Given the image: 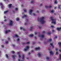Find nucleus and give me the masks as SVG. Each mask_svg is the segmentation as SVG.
<instances>
[{"label":"nucleus","instance_id":"obj_46","mask_svg":"<svg viewBox=\"0 0 61 61\" xmlns=\"http://www.w3.org/2000/svg\"><path fill=\"white\" fill-rule=\"evenodd\" d=\"M27 24V22L26 23H25L24 24L25 25H26Z\"/></svg>","mask_w":61,"mask_h":61},{"label":"nucleus","instance_id":"obj_47","mask_svg":"<svg viewBox=\"0 0 61 61\" xmlns=\"http://www.w3.org/2000/svg\"><path fill=\"white\" fill-rule=\"evenodd\" d=\"M33 15H34V16H35V15H36L35 14V13H34L33 14Z\"/></svg>","mask_w":61,"mask_h":61},{"label":"nucleus","instance_id":"obj_35","mask_svg":"<svg viewBox=\"0 0 61 61\" xmlns=\"http://www.w3.org/2000/svg\"><path fill=\"white\" fill-rule=\"evenodd\" d=\"M7 20H6V19H5V20H4V22H6Z\"/></svg>","mask_w":61,"mask_h":61},{"label":"nucleus","instance_id":"obj_53","mask_svg":"<svg viewBox=\"0 0 61 61\" xmlns=\"http://www.w3.org/2000/svg\"><path fill=\"white\" fill-rule=\"evenodd\" d=\"M51 7H52V6L50 5L49 8H51Z\"/></svg>","mask_w":61,"mask_h":61},{"label":"nucleus","instance_id":"obj_40","mask_svg":"<svg viewBox=\"0 0 61 61\" xmlns=\"http://www.w3.org/2000/svg\"><path fill=\"white\" fill-rule=\"evenodd\" d=\"M34 1H32L31 2V3H34Z\"/></svg>","mask_w":61,"mask_h":61},{"label":"nucleus","instance_id":"obj_42","mask_svg":"<svg viewBox=\"0 0 61 61\" xmlns=\"http://www.w3.org/2000/svg\"><path fill=\"white\" fill-rule=\"evenodd\" d=\"M48 35H50V34H51V33L50 32H48Z\"/></svg>","mask_w":61,"mask_h":61},{"label":"nucleus","instance_id":"obj_41","mask_svg":"<svg viewBox=\"0 0 61 61\" xmlns=\"http://www.w3.org/2000/svg\"><path fill=\"white\" fill-rule=\"evenodd\" d=\"M4 1H7V2H8V0H3Z\"/></svg>","mask_w":61,"mask_h":61},{"label":"nucleus","instance_id":"obj_45","mask_svg":"<svg viewBox=\"0 0 61 61\" xmlns=\"http://www.w3.org/2000/svg\"><path fill=\"white\" fill-rule=\"evenodd\" d=\"M5 43L6 44H8V42L7 41L5 42Z\"/></svg>","mask_w":61,"mask_h":61},{"label":"nucleus","instance_id":"obj_59","mask_svg":"<svg viewBox=\"0 0 61 61\" xmlns=\"http://www.w3.org/2000/svg\"><path fill=\"white\" fill-rule=\"evenodd\" d=\"M31 52H34V51H33V50H32L31 51Z\"/></svg>","mask_w":61,"mask_h":61},{"label":"nucleus","instance_id":"obj_2","mask_svg":"<svg viewBox=\"0 0 61 61\" xmlns=\"http://www.w3.org/2000/svg\"><path fill=\"white\" fill-rule=\"evenodd\" d=\"M51 20L52 21L51 22L52 24H56V20L53 19V17H51Z\"/></svg>","mask_w":61,"mask_h":61},{"label":"nucleus","instance_id":"obj_58","mask_svg":"<svg viewBox=\"0 0 61 61\" xmlns=\"http://www.w3.org/2000/svg\"><path fill=\"white\" fill-rule=\"evenodd\" d=\"M26 59H27V60L29 59V58H27V57L26 58Z\"/></svg>","mask_w":61,"mask_h":61},{"label":"nucleus","instance_id":"obj_62","mask_svg":"<svg viewBox=\"0 0 61 61\" xmlns=\"http://www.w3.org/2000/svg\"><path fill=\"white\" fill-rule=\"evenodd\" d=\"M36 13H38V10H37L36 12Z\"/></svg>","mask_w":61,"mask_h":61},{"label":"nucleus","instance_id":"obj_16","mask_svg":"<svg viewBox=\"0 0 61 61\" xmlns=\"http://www.w3.org/2000/svg\"><path fill=\"white\" fill-rule=\"evenodd\" d=\"M40 36L41 37V38H43V37H44V36L43 35H41Z\"/></svg>","mask_w":61,"mask_h":61},{"label":"nucleus","instance_id":"obj_22","mask_svg":"<svg viewBox=\"0 0 61 61\" xmlns=\"http://www.w3.org/2000/svg\"><path fill=\"white\" fill-rule=\"evenodd\" d=\"M45 8H48L49 7V6L46 5L45 6Z\"/></svg>","mask_w":61,"mask_h":61},{"label":"nucleus","instance_id":"obj_43","mask_svg":"<svg viewBox=\"0 0 61 61\" xmlns=\"http://www.w3.org/2000/svg\"><path fill=\"white\" fill-rule=\"evenodd\" d=\"M29 43H30V42H27V44H29Z\"/></svg>","mask_w":61,"mask_h":61},{"label":"nucleus","instance_id":"obj_1","mask_svg":"<svg viewBox=\"0 0 61 61\" xmlns=\"http://www.w3.org/2000/svg\"><path fill=\"white\" fill-rule=\"evenodd\" d=\"M44 19L45 18L44 17H42L40 19V21L42 24H44L45 23V21L44 20Z\"/></svg>","mask_w":61,"mask_h":61},{"label":"nucleus","instance_id":"obj_4","mask_svg":"<svg viewBox=\"0 0 61 61\" xmlns=\"http://www.w3.org/2000/svg\"><path fill=\"white\" fill-rule=\"evenodd\" d=\"M33 11V10L31 9H30L29 10V13L30 14V15H32V11Z\"/></svg>","mask_w":61,"mask_h":61},{"label":"nucleus","instance_id":"obj_7","mask_svg":"<svg viewBox=\"0 0 61 61\" xmlns=\"http://www.w3.org/2000/svg\"><path fill=\"white\" fill-rule=\"evenodd\" d=\"M11 32V31L10 30H6L5 31V33L6 34H7V33H8V32Z\"/></svg>","mask_w":61,"mask_h":61},{"label":"nucleus","instance_id":"obj_63","mask_svg":"<svg viewBox=\"0 0 61 61\" xmlns=\"http://www.w3.org/2000/svg\"><path fill=\"white\" fill-rule=\"evenodd\" d=\"M56 8H57L56 7H55L54 9H56Z\"/></svg>","mask_w":61,"mask_h":61},{"label":"nucleus","instance_id":"obj_11","mask_svg":"<svg viewBox=\"0 0 61 61\" xmlns=\"http://www.w3.org/2000/svg\"><path fill=\"white\" fill-rule=\"evenodd\" d=\"M27 15H24V16L22 17V18H24V17H26Z\"/></svg>","mask_w":61,"mask_h":61},{"label":"nucleus","instance_id":"obj_17","mask_svg":"<svg viewBox=\"0 0 61 61\" xmlns=\"http://www.w3.org/2000/svg\"><path fill=\"white\" fill-rule=\"evenodd\" d=\"M8 11V10H6V11H5L4 12V14H6V13H7V12Z\"/></svg>","mask_w":61,"mask_h":61},{"label":"nucleus","instance_id":"obj_8","mask_svg":"<svg viewBox=\"0 0 61 61\" xmlns=\"http://www.w3.org/2000/svg\"><path fill=\"white\" fill-rule=\"evenodd\" d=\"M12 24H13V21H12L10 20V23L9 24L10 25H12Z\"/></svg>","mask_w":61,"mask_h":61},{"label":"nucleus","instance_id":"obj_34","mask_svg":"<svg viewBox=\"0 0 61 61\" xmlns=\"http://www.w3.org/2000/svg\"><path fill=\"white\" fill-rule=\"evenodd\" d=\"M49 41L50 42H51L52 41V39H49Z\"/></svg>","mask_w":61,"mask_h":61},{"label":"nucleus","instance_id":"obj_48","mask_svg":"<svg viewBox=\"0 0 61 61\" xmlns=\"http://www.w3.org/2000/svg\"><path fill=\"white\" fill-rule=\"evenodd\" d=\"M58 52H56V54L58 55Z\"/></svg>","mask_w":61,"mask_h":61},{"label":"nucleus","instance_id":"obj_28","mask_svg":"<svg viewBox=\"0 0 61 61\" xmlns=\"http://www.w3.org/2000/svg\"><path fill=\"white\" fill-rule=\"evenodd\" d=\"M6 56L7 58H8V55H7V54H6Z\"/></svg>","mask_w":61,"mask_h":61},{"label":"nucleus","instance_id":"obj_61","mask_svg":"<svg viewBox=\"0 0 61 61\" xmlns=\"http://www.w3.org/2000/svg\"><path fill=\"white\" fill-rule=\"evenodd\" d=\"M1 47H4V46L1 45Z\"/></svg>","mask_w":61,"mask_h":61},{"label":"nucleus","instance_id":"obj_44","mask_svg":"<svg viewBox=\"0 0 61 61\" xmlns=\"http://www.w3.org/2000/svg\"><path fill=\"white\" fill-rule=\"evenodd\" d=\"M35 35H36V34H37V33L36 32H35Z\"/></svg>","mask_w":61,"mask_h":61},{"label":"nucleus","instance_id":"obj_50","mask_svg":"<svg viewBox=\"0 0 61 61\" xmlns=\"http://www.w3.org/2000/svg\"><path fill=\"white\" fill-rule=\"evenodd\" d=\"M8 40H9H9H10V38H8Z\"/></svg>","mask_w":61,"mask_h":61},{"label":"nucleus","instance_id":"obj_36","mask_svg":"<svg viewBox=\"0 0 61 61\" xmlns=\"http://www.w3.org/2000/svg\"><path fill=\"white\" fill-rule=\"evenodd\" d=\"M51 13H54V10H53L51 11Z\"/></svg>","mask_w":61,"mask_h":61},{"label":"nucleus","instance_id":"obj_49","mask_svg":"<svg viewBox=\"0 0 61 61\" xmlns=\"http://www.w3.org/2000/svg\"><path fill=\"white\" fill-rule=\"evenodd\" d=\"M45 33V31H43L42 32V33Z\"/></svg>","mask_w":61,"mask_h":61},{"label":"nucleus","instance_id":"obj_30","mask_svg":"<svg viewBox=\"0 0 61 61\" xmlns=\"http://www.w3.org/2000/svg\"><path fill=\"white\" fill-rule=\"evenodd\" d=\"M16 20L17 21H18V20H19V18H16Z\"/></svg>","mask_w":61,"mask_h":61},{"label":"nucleus","instance_id":"obj_13","mask_svg":"<svg viewBox=\"0 0 61 61\" xmlns=\"http://www.w3.org/2000/svg\"><path fill=\"white\" fill-rule=\"evenodd\" d=\"M20 30H22V29H23V31H25V29L24 28H23L21 27H20Z\"/></svg>","mask_w":61,"mask_h":61},{"label":"nucleus","instance_id":"obj_27","mask_svg":"<svg viewBox=\"0 0 61 61\" xmlns=\"http://www.w3.org/2000/svg\"><path fill=\"white\" fill-rule=\"evenodd\" d=\"M38 56L39 57H40L41 56V54L39 53H38Z\"/></svg>","mask_w":61,"mask_h":61},{"label":"nucleus","instance_id":"obj_3","mask_svg":"<svg viewBox=\"0 0 61 61\" xmlns=\"http://www.w3.org/2000/svg\"><path fill=\"white\" fill-rule=\"evenodd\" d=\"M29 46H27L24 49V51H27L28 49H29Z\"/></svg>","mask_w":61,"mask_h":61},{"label":"nucleus","instance_id":"obj_55","mask_svg":"<svg viewBox=\"0 0 61 61\" xmlns=\"http://www.w3.org/2000/svg\"><path fill=\"white\" fill-rule=\"evenodd\" d=\"M23 6H24V5H21V7H23Z\"/></svg>","mask_w":61,"mask_h":61},{"label":"nucleus","instance_id":"obj_33","mask_svg":"<svg viewBox=\"0 0 61 61\" xmlns=\"http://www.w3.org/2000/svg\"><path fill=\"white\" fill-rule=\"evenodd\" d=\"M15 10H16V11H17V10H18V8H15Z\"/></svg>","mask_w":61,"mask_h":61},{"label":"nucleus","instance_id":"obj_19","mask_svg":"<svg viewBox=\"0 0 61 61\" xmlns=\"http://www.w3.org/2000/svg\"><path fill=\"white\" fill-rule=\"evenodd\" d=\"M58 45H59L60 46H61V42H59L58 43Z\"/></svg>","mask_w":61,"mask_h":61},{"label":"nucleus","instance_id":"obj_29","mask_svg":"<svg viewBox=\"0 0 61 61\" xmlns=\"http://www.w3.org/2000/svg\"><path fill=\"white\" fill-rule=\"evenodd\" d=\"M46 59H47V60H49V58L48 57H47L46 58Z\"/></svg>","mask_w":61,"mask_h":61},{"label":"nucleus","instance_id":"obj_37","mask_svg":"<svg viewBox=\"0 0 61 61\" xmlns=\"http://www.w3.org/2000/svg\"><path fill=\"white\" fill-rule=\"evenodd\" d=\"M11 52L13 53V54H14V53H15V52L14 51H12Z\"/></svg>","mask_w":61,"mask_h":61},{"label":"nucleus","instance_id":"obj_56","mask_svg":"<svg viewBox=\"0 0 61 61\" xmlns=\"http://www.w3.org/2000/svg\"><path fill=\"white\" fill-rule=\"evenodd\" d=\"M40 50V47H38V50Z\"/></svg>","mask_w":61,"mask_h":61},{"label":"nucleus","instance_id":"obj_64","mask_svg":"<svg viewBox=\"0 0 61 61\" xmlns=\"http://www.w3.org/2000/svg\"><path fill=\"white\" fill-rule=\"evenodd\" d=\"M55 31V30H52V32H54Z\"/></svg>","mask_w":61,"mask_h":61},{"label":"nucleus","instance_id":"obj_14","mask_svg":"<svg viewBox=\"0 0 61 61\" xmlns=\"http://www.w3.org/2000/svg\"><path fill=\"white\" fill-rule=\"evenodd\" d=\"M50 45H51V46L53 48H54V46H53V44L50 43Z\"/></svg>","mask_w":61,"mask_h":61},{"label":"nucleus","instance_id":"obj_32","mask_svg":"<svg viewBox=\"0 0 61 61\" xmlns=\"http://www.w3.org/2000/svg\"><path fill=\"white\" fill-rule=\"evenodd\" d=\"M39 27L40 29H41V28H42V26H39Z\"/></svg>","mask_w":61,"mask_h":61},{"label":"nucleus","instance_id":"obj_51","mask_svg":"<svg viewBox=\"0 0 61 61\" xmlns=\"http://www.w3.org/2000/svg\"><path fill=\"white\" fill-rule=\"evenodd\" d=\"M17 41H19V39H17Z\"/></svg>","mask_w":61,"mask_h":61},{"label":"nucleus","instance_id":"obj_23","mask_svg":"<svg viewBox=\"0 0 61 61\" xmlns=\"http://www.w3.org/2000/svg\"><path fill=\"white\" fill-rule=\"evenodd\" d=\"M15 37H18V36L17 34H16L15 36Z\"/></svg>","mask_w":61,"mask_h":61},{"label":"nucleus","instance_id":"obj_60","mask_svg":"<svg viewBox=\"0 0 61 61\" xmlns=\"http://www.w3.org/2000/svg\"><path fill=\"white\" fill-rule=\"evenodd\" d=\"M51 27H54V26L51 25Z\"/></svg>","mask_w":61,"mask_h":61},{"label":"nucleus","instance_id":"obj_21","mask_svg":"<svg viewBox=\"0 0 61 61\" xmlns=\"http://www.w3.org/2000/svg\"><path fill=\"white\" fill-rule=\"evenodd\" d=\"M50 53L51 54V55H53V52L52 51H51L50 52Z\"/></svg>","mask_w":61,"mask_h":61},{"label":"nucleus","instance_id":"obj_57","mask_svg":"<svg viewBox=\"0 0 61 61\" xmlns=\"http://www.w3.org/2000/svg\"><path fill=\"white\" fill-rule=\"evenodd\" d=\"M12 46H13L14 47L15 46V45H12Z\"/></svg>","mask_w":61,"mask_h":61},{"label":"nucleus","instance_id":"obj_15","mask_svg":"<svg viewBox=\"0 0 61 61\" xmlns=\"http://www.w3.org/2000/svg\"><path fill=\"white\" fill-rule=\"evenodd\" d=\"M30 37H33V34H30L29 35Z\"/></svg>","mask_w":61,"mask_h":61},{"label":"nucleus","instance_id":"obj_6","mask_svg":"<svg viewBox=\"0 0 61 61\" xmlns=\"http://www.w3.org/2000/svg\"><path fill=\"white\" fill-rule=\"evenodd\" d=\"M0 5H1V7L2 9L4 7V6L3 5V4L2 3H0Z\"/></svg>","mask_w":61,"mask_h":61},{"label":"nucleus","instance_id":"obj_20","mask_svg":"<svg viewBox=\"0 0 61 61\" xmlns=\"http://www.w3.org/2000/svg\"><path fill=\"white\" fill-rule=\"evenodd\" d=\"M16 56H15V55H12V57L13 58V59H15V57Z\"/></svg>","mask_w":61,"mask_h":61},{"label":"nucleus","instance_id":"obj_18","mask_svg":"<svg viewBox=\"0 0 61 61\" xmlns=\"http://www.w3.org/2000/svg\"><path fill=\"white\" fill-rule=\"evenodd\" d=\"M11 6H12V4H9V8H11Z\"/></svg>","mask_w":61,"mask_h":61},{"label":"nucleus","instance_id":"obj_39","mask_svg":"<svg viewBox=\"0 0 61 61\" xmlns=\"http://www.w3.org/2000/svg\"><path fill=\"white\" fill-rule=\"evenodd\" d=\"M18 61H24V60H23L22 61H21L19 59H18Z\"/></svg>","mask_w":61,"mask_h":61},{"label":"nucleus","instance_id":"obj_5","mask_svg":"<svg viewBox=\"0 0 61 61\" xmlns=\"http://www.w3.org/2000/svg\"><path fill=\"white\" fill-rule=\"evenodd\" d=\"M17 54L19 55V58H20L21 57V56H20V52H17Z\"/></svg>","mask_w":61,"mask_h":61},{"label":"nucleus","instance_id":"obj_25","mask_svg":"<svg viewBox=\"0 0 61 61\" xmlns=\"http://www.w3.org/2000/svg\"><path fill=\"white\" fill-rule=\"evenodd\" d=\"M24 11L25 12V13H26L27 12V10H26V9H25L24 10Z\"/></svg>","mask_w":61,"mask_h":61},{"label":"nucleus","instance_id":"obj_31","mask_svg":"<svg viewBox=\"0 0 61 61\" xmlns=\"http://www.w3.org/2000/svg\"><path fill=\"white\" fill-rule=\"evenodd\" d=\"M60 60H61V55H60Z\"/></svg>","mask_w":61,"mask_h":61},{"label":"nucleus","instance_id":"obj_26","mask_svg":"<svg viewBox=\"0 0 61 61\" xmlns=\"http://www.w3.org/2000/svg\"><path fill=\"white\" fill-rule=\"evenodd\" d=\"M38 48H35V50L36 51H37V50H38Z\"/></svg>","mask_w":61,"mask_h":61},{"label":"nucleus","instance_id":"obj_38","mask_svg":"<svg viewBox=\"0 0 61 61\" xmlns=\"http://www.w3.org/2000/svg\"><path fill=\"white\" fill-rule=\"evenodd\" d=\"M55 4H57V1H56V0L55 1Z\"/></svg>","mask_w":61,"mask_h":61},{"label":"nucleus","instance_id":"obj_12","mask_svg":"<svg viewBox=\"0 0 61 61\" xmlns=\"http://www.w3.org/2000/svg\"><path fill=\"white\" fill-rule=\"evenodd\" d=\"M57 30L58 31H60V30H61V27L60 28H57Z\"/></svg>","mask_w":61,"mask_h":61},{"label":"nucleus","instance_id":"obj_52","mask_svg":"<svg viewBox=\"0 0 61 61\" xmlns=\"http://www.w3.org/2000/svg\"><path fill=\"white\" fill-rule=\"evenodd\" d=\"M57 38V36H56L54 38Z\"/></svg>","mask_w":61,"mask_h":61},{"label":"nucleus","instance_id":"obj_10","mask_svg":"<svg viewBox=\"0 0 61 61\" xmlns=\"http://www.w3.org/2000/svg\"><path fill=\"white\" fill-rule=\"evenodd\" d=\"M33 29H34V28H33V27H30V31H32V30H33Z\"/></svg>","mask_w":61,"mask_h":61},{"label":"nucleus","instance_id":"obj_24","mask_svg":"<svg viewBox=\"0 0 61 61\" xmlns=\"http://www.w3.org/2000/svg\"><path fill=\"white\" fill-rule=\"evenodd\" d=\"M61 7V5H59V7L58 8L60 9H61V8H60Z\"/></svg>","mask_w":61,"mask_h":61},{"label":"nucleus","instance_id":"obj_9","mask_svg":"<svg viewBox=\"0 0 61 61\" xmlns=\"http://www.w3.org/2000/svg\"><path fill=\"white\" fill-rule=\"evenodd\" d=\"M25 57V55L23 54L22 56L21 57V58L22 59H24Z\"/></svg>","mask_w":61,"mask_h":61},{"label":"nucleus","instance_id":"obj_54","mask_svg":"<svg viewBox=\"0 0 61 61\" xmlns=\"http://www.w3.org/2000/svg\"><path fill=\"white\" fill-rule=\"evenodd\" d=\"M56 50L57 51L58 50V49H56Z\"/></svg>","mask_w":61,"mask_h":61}]
</instances>
